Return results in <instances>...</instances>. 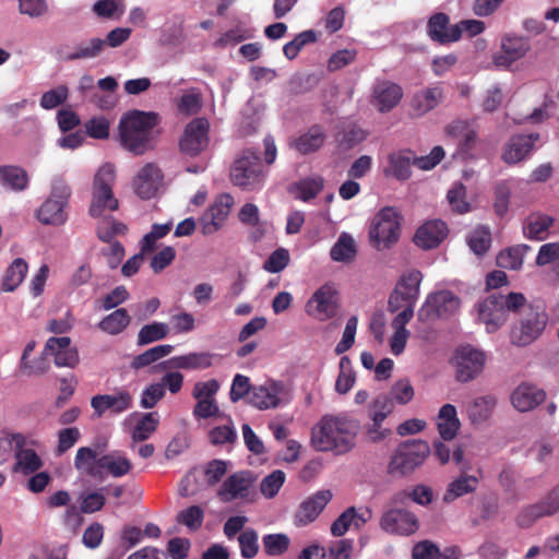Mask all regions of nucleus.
Here are the masks:
<instances>
[{
	"label": "nucleus",
	"mask_w": 559,
	"mask_h": 559,
	"mask_svg": "<svg viewBox=\"0 0 559 559\" xmlns=\"http://www.w3.org/2000/svg\"><path fill=\"white\" fill-rule=\"evenodd\" d=\"M359 430V421L347 413L325 414L312 426L310 444L317 452L345 455L356 448Z\"/></svg>",
	"instance_id": "obj_1"
},
{
	"label": "nucleus",
	"mask_w": 559,
	"mask_h": 559,
	"mask_svg": "<svg viewBox=\"0 0 559 559\" xmlns=\"http://www.w3.org/2000/svg\"><path fill=\"white\" fill-rule=\"evenodd\" d=\"M159 117L155 112L133 110L124 114L119 121L121 146L134 155L152 151L156 144Z\"/></svg>",
	"instance_id": "obj_2"
},
{
	"label": "nucleus",
	"mask_w": 559,
	"mask_h": 559,
	"mask_svg": "<svg viewBox=\"0 0 559 559\" xmlns=\"http://www.w3.org/2000/svg\"><path fill=\"white\" fill-rule=\"evenodd\" d=\"M72 194L71 187L61 176L51 181L49 197L37 211V217L45 225L61 226L68 219L67 209Z\"/></svg>",
	"instance_id": "obj_3"
},
{
	"label": "nucleus",
	"mask_w": 559,
	"mask_h": 559,
	"mask_svg": "<svg viewBox=\"0 0 559 559\" xmlns=\"http://www.w3.org/2000/svg\"><path fill=\"white\" fill-rule=\"evenodd\" d=\"M116 181V168L112 164L106 163L98 168L94 176L92 201L90 214L99 217L105 211L118 209V200L115 198L112 187Z\"/></svg>",
	"instance_id": "obj_4"
},
{
	"label": "nucleus",
	"mask_w": 559,
	"mask_h": 559,
	"mask_svg": "<svg viewBox=\"0 0 559 559\" xmlns=\"http://www.w3.org/2000/svg\"><path fill=\"white\" fill-rule=\"evenodd\" d=\"M401 215L391 206L381 209L372 218L369 227L371 246L383 250L397 242L401 235Z\"/></svg>",
	"instance_id": "obj_5"
},
{
	"label": "nucleus",
	"mask_w": 559,
	"mask_h": 559,
	"mask_svg": "<svg viewBox=\"0 0 559 559\" xmlns=\"http://www.w3.org/2000/svg\"><path fill=\"white\" fill-rule=\"evenodd\" d=\"M548 316L537 307H528L510 331V342L524 347L535 342L544 332Z\"/></svg>",
	"instance_id": "obj_6"
},
{
	"label": "nucleus",
	"mask_w": 559,
	"mask_h": 559,
	"mask_svg": "<svg viewBox=\"0 0 559 559\" xmlns=\"http://www.w3.org/2000/svg\"><path fill=\"white\" fill-rule=\"evenodd\" d=\"M230 179L236 186L247 190L259 188L264 179L259 155L254 151L245 150L231 167Z\"/></svg>",
	"instance_id": "obj_7"
},
{
	"label": "nucleus",
	"mask_w": 559,
	"mask_h": 559,
	"mask_svg": "<svg viewBox=\"0 0 559 559\" xmlns=\"http://www.w3.org/2000/svg\"><path fill=\"white\" fill-rule=\"evenodd\" d=\"M430 454L428 442L412 440L402 443L391 459V469L402 475L412 473L420 466Z\"/></svg>",
	"instance_id": "obj_8"
},
{
	"label": "nucleus",
	"mask_w": 559,
	"mask_h": 559,
	"mask_svg": "<svg viewBox=\"0 0 559 559\" xmlns=\"http://www.w3.org/2000/svg\"><path fill=\"white\" fill-rule=\"evenodd\" d=\"M210 145V122L206 118L192 119L179 140L180 151L191 157L200 155Z\"/></svg>",
	"instance_id": "obj_9"
},
{
	"label": "nucleus",
	"mask_w": 559,
	"mask_h": 559,
	"mask_svg": "<svg viewBox=\"0 0 559 559\" xmlns=\"http://www.w3.org/2000/svg\"><path fill=\"white\" fill-rule=\"evenodd\" d=\"M13 440H15L14 471L24 475L38 472L44 465L43 460L36 452V449L40 445L39 441L20 432L15 433Z\"/></svg>",
	"instance_id": "obj_10"
},
{
	"label": "nucleus",
	"mask_w": 559,
	"mask_h": 559,
	"mask_svg": "<svg viewBox=\"0 0 559 559\" xmlns=\"http://www.w3.org/2000/svg\"><path fill=\"white\" fill-rule=\"evenodd\" d=\"M337 309V293L328 284L318 288L305 305V312L320 322L334 318Z\"/></svg>",
	"instance_id": "obj_11"
},
{
	"label": "nucleus",
	"mask_w": 559,
	"mask_h": 559,
	"mask_svg": "<svg viewBox=\"0 0 559 559\" xmlns=\"http://www.w3.org/2000/svg\"><path fill=\"white\" fill-rule=\"evenodd\" d=\"M460 306V298L450 290L432 293L428 295L425 304L418 310V318L421 321L430 320L433 317L448 318L454 314Z\"/></svg>",
	"instance_id": "obj_12"
},
{
	"label": "nucleus",
	"mask_w": 559,
	"mask_h": 559,
	"mask_svg": "<svg viewBox=\"0 0 559 559\" xmlns=\"http://www.w3.org/2000/svg\"><path fill=\"white\" fill-rule=\"evenodd\" d=\"M559 510V485L555 487L543 500L521 508L515 516V523L521 528H528L544 518L555 514Z\"/></svg>",
	"instance_id": "obj_13"
},
{
	"label": "nucleus",
	"mask_w": 559,
	"mask_h": 559,
	"mask_svg": "<svg viewBox=\"0 0 559 559\" xmlns=\"http://www.w3.org/2000/svg\"><path fill=\"white\" fill-rule=\"evenodd\" d=\"M423 274L418 270L405 272L400 277L394 292L390 296L389 307L392 311L399 310L403 304L415 305L419 297Z\"/></svg>",
	"instance_id": "obj_14"
},
{
	"label": "nucleus",
	"mask_w": 559,
	"mask_h": 559,
	"mask_svg": "<svg viewBox=\"0 0 559 559\" xmlns=\"http://www.w3.org/2000/svg\"><path fill=\"white\" fill-rule=\"evenodd\" d=\"M485 354L469 345L460 347L454 356L456 379L468 382L476 378L484 369Z\"/></svg>",
	"instance_id": "obj_15"
},
{
	"label": "nucleus",
	"mask_w": 559,
	"mask_h": 559,
	"mask_svg": "<svg viewBox=\"0 0 559 559\" xmlns=\"http://www.w3.org/2000/svg\"><path fill=\"white\" fill-rule=\"evenodd\" d=\"M531 49L528 38L523 36H506L501 40V50L492 56L496 68L508 69L524 58Z\"/></svg>",
	"instance_id": "obj_16"
},
{
	"label": "nucleus",
	"mask_w": 559,
	"mask_h": 559,
	"mask_svg": "<svg viewBox=\"0 0 559 559\" xmlns=\"http://www.w3.org/2000/svg\"><path fill=\"white\" fill-rule=\"evenodd\" d=\"M164 175L155 163H146L139 169L133 179V188L136 195L143 200H150L158 193L163 186Z\"/></svg>",
	"instance_id": "obj_17"
},
{
	"label": "nucleus",
	"mask_w": 559,
	"mask_h": 559,
	"mask_svg": "<svg viewBox=\"0 0 559 559\" xmlns=\"http://www.w3.org/2000/svg\"><path fill=\"white\" fill-rule=\"evenodd\" d=\"M233 199L223 194L203 213L199 219L201 233L205 236L219 230L229 215Z\"/></svg>",
	"instance_id": "obj_18"
},
{
	"label": "nucleus",
	"mask_w": 559,
	"mask_h": 559,
	"mask_svg": "<svg viewBox=\"0 0 559 559\" xmlns=\"http://www.w3.org/2000/svg\"><path fill=\"white\" fill-rule=\"evenodd\" d=\"M444 99V91L440 85L427 86L415 92L408 103L412 118H421L436 109Z\"/></svg>",
	"instance_id": "obj_19"
},
{
	"label": "nucleus",
	"mask_w": 559,
	"mask_h": 559,
	"mask_svg": "<svg viewBox=\"0 0 559 559\" xmlns=\"http://www.w3.org/2000/svg\"><path fill=\"white\" fill-rule=\"evenodd\" d=\"M254 477L249 471H240L230 475L217 491L223 502H230L236 499H245L250 495Z\"/></svg>",
	"instance_id": "obj_20"
},
{
	"label": "nucleus",
	"mask_w": 559,
	"mask_h": 559,
	"mask_svg": "<svg viewBox=\"0 0 559 559\" xmlns=\"http://www.w3.org/2000/svg\"><path fill=\"white\" fill-rule=\"evenodd\" d=\"M380 527L391 534L411 535L418 528L416 516L404 509H390L383 513Z\"/></svg>",
	"instance_id": "obj_21"
},
{
	"label": "nucleus",
	"mask_w": 559,
	"mask_h": 559,
	"mask_svg": "<svg viewBox=\"0 0 559 559\" xmlns=\"http://www.w3.org/2000/svg\"><path fill=\"white\" fill-rule=\"evenodd\" d=\"M478 318L488 333L498 331L508 320L498 294H491L477 306Z\"/></svg>",
	"instance_id": "obj_22"
},
{
	"label": "nucleus",
	"mask_w": 559,
	"mask_h": 559,
	"mask_svg": "<svg viewBox=\"0 0 559 559\" xmlns=\"http://www.w3.org/2000/svg\"><path fill=\"white\" fill-rule=\"evenodd\" d=\"M403 88L394 82L378 81L372 88V104L378 111L385 114L394 109L403 98Z\"/></svg>",
	"instance_id": "obj_23"
},
{
	"label": "nucleus",
	"mask_w": 559,
	"mask_h": 559,
	"mask_svg": "<svg viewBox=\"0 0 559 559\" xmlns=\"http://www.w3.org/2000/svg\"><path fill=\"white\" fill-rule=\"evenodd\" d=\"M91 406L98 417L107 411L120 414L131 408L132 395L126 390H119L112 394H98L92 397Z\"/></svg>",
	"instance_id": "obj_24"
},
{
	"label": "nucleus",
	"mask_w": 559,
	"mask_h": 559,
	"mask_svg": "<svg viewBox=\"0 0 559 559\" xmlns=\"http://www.w3.org/2000/svg\"><path fill=\"white\" fill-rule=\"evenodd\" d=\"M332 499L330 490H320L304 501L298 508L294 522L296 526H306L313 522Z\"/></svg>",
	"instance_id": "obj_25"
},
{
	"label": "nucleus",
	"mask_w": 559,
	"mask_h": 559,
	"mask_svg": "<svg viewBox=\"0 0 559 559\" xmlns=\"http://www.w3.org/2000/svg\"><path fill=\"white\" fill-rule=\"evenodd\" d=\"M282 393L283 385L280 382L266 381L252 386L249 403L261 411L276 408L281 405Z\"/></svg>",
	"instance_id": "obj_26"
},
{
	"label": "nucleus",
	"mask_w": 559,
	"mask_h": 559,
	"mask_svg": "<svg viewBox=\"0 0 559 559\" xmlns=\"http://www.w3.org/2000/svg\"><path fill=\"white\" fill-rule=\"evenodd\" d=\"M70 344L71 338L68 336L50 337L46 342L45 353L55 357L58 367L74 368L79 362V354Z\"/></svg>",
	"instance_id": "obj_27"
},
{
	"label": "nucleus",
	"mask_w": 559,
	"mask_h": 559,
	"mask_svg": "<svg viewBox=\"0 0 559 559\" xmlns=\"http://www.w3.org/2000/svg\"><path fill=\"white\" fill-rule=\"evenodd\" d=\"M538 134H516L504 145L502 159L508 164H516L525 159L534 148Z\"/></svg>",
	"instance_id": "obj_28"
},
{
	"label": "nucleus",
	"mask_w": 559,
	"mask_h": 559,
	"mask_svg": "<svg viewBox=\"0 0 559 559\" xmlns=\"http://www.w3.org/2000/svg\"><path fill=\"white\" fill-rule=\"evenodd\" d=\"M448 233L447 225L439 219L430 221L421 225L415 236V243L423 249H432L445 238Z\"/></svg>",
	"instance_id": "obj_29"
},
{
	"label": "nucleus",
	"mask_w": 559,
	"mask_h": 559,
	"mask_svg": "<svg viewBox=\"0 0 559 559\" xmlns=\"http://www.w3.org/2000/svg\"><path fill=\"white\" fill-rule=\"evenodd\" d=\"M326 139L323 128L319 124L310 127L306 132L292 139L289 147L296 150L299 154L307 155L320 150Z\"/></svg>",
	"instance_id": "obj_30"
},
{
	"label": "nucleus",
	"mask_w": 559,
	"mask_h": 559,
	"mask_svg": "<svg viewBox=\"0 0 559 559\" xmlns=\"http://www.w3.org/2000/svg\"><path fill=\"white\" fill-rule=\"evenodd\" d=\"M545 392L536 385L522 383L511 395V402L519 412H528L545 400Z\"/></svg>",
	"instance_id": "obj_31"
},
{
	"label": "nucleus",
	"mask_w": 559,
	"mask_h": 559,
	"mask_svg": "<svg viewBox=\"0 0 559 559\" xmlns=\"http://www.w3.org/2000/svg\"><path fill=\"white\" fill-rule=\"evenodd\" d=\"M430 38L435 41L445 44L459 40V29L449 25V17L444 13L433 14L427 24Z\"/></svg>",
	"instance_id": "obj_32"
},
{
	"label": "nucleus",
	"mask_w": 559,
	"mask_h": 559,
	"mask_svg": "<svg viewBox=\"0 0 559 559\" xmlns=\"http://www.w3.org/2000/svg\"><path fill=\"white\" fill-rule=\"evenodd\" d=\"M97 463H99V477L106 472L112 477L119 478L129 474L132 468L131 461L119 451H111L99 456Z\"/></svg>",
	"instance_id": "obj_33"
},
{
	"label": "nucleus",
	"mask_w": 559,
	"mask_h": 559,
	"mask_svg": "<svg viewBox=\"0 0 559 559\" xmlns=\"http://www.w3.org/2000/svg\"><path fill=\"white\" fill-rule=\"evenodd\" d=\"M447 132L456 140L463 154H467L474 147L477 140L476 129L464 120L453 121L447 128Z\"/></svg>",
	"instance_id": "obj_34"
},
{
	"label": "nucleus",
	"mask_w": 559,
	"mask_h": 559,
	"mask_svg": "<svg viewBox=\"0 0 559 559\" xmlns=\"http://www.w3.org/2000/svg\"><path fill=\"white\" fill-rule=\"evenodd\" d=\"M554 222V218L547 214L532 213L524 222V234L531 240H545Z\"/></svg>",
	"instance_id": "obj_35"
},
{
	"label": "nucleus",
	"mask_w": 559,
	"mask_h": 559,
	"mask_svg": "<svg viewBox=\"0 0 559 559\" xmlns=\"http://www.w3.org/2000/svg\"><path fill=\"white\" fill-rule=\"evenodd\" d=\"M437 427L443 440H452L460 428L456 408L452 404H444L437 417Z\"/></svg>",
	"instance_id": "obj_36"
},
{
	"label": "nucleus",
	"mask_w": 559,
	"mask_h": 559,
	"mask_svg": "<svg viewBox=\"0 0 559 559\" xmlns=\"http://www.w3.org/2000/svg\"><path fill=\"white\" fill-rule=\"evenodd\" d=\"M389 167L385 175H391L397 180H406L411 177V165L413 163V154L411 151H399L389 154Z\"/></svg>",
	"instance_id": "obj_37"
},
{
	"label": "nucleus",
	"mask_w": 559,
	"mask_h": 559,
	"mask_svg": "<svg viewBox=\"0 0 559 559\" xmlns=\"http://www.w3.org/2000/svg\"><path fill=\"white\" fill-rule=\"evenodd\" d=\"M159 417L157 413H146L140 416L131 430L130 448L135 450V444L147 440L157 429Z\"/></svg>",
	"instance_id": "obj_38"
},
{
	"label": "nucleus",
	"mask_w": 559,
	"mask_h": 559,
	"mask_svg": "<svg viewBox=\"0 0 559 559\" xmlns=\"http://www.w3.org/2000/svg\"><path fill=\"white\" fill-rule=\"evenodd\" d=\"M213 355L210 353H189L173 357L168 362L178 369L198 370L212 366Z\"/></svg>",
	"instance_id": "obj_39"
},
{
	"label": "nucleus",
	"mask_w": 559,
	"mask_h": 559,
	"mask_svg": "<svg viewBox=\"0 0 559 559\" xmlns=\"http://www.w3.org/2000/svg\"><path fill=\"white\" fill-rule=\"evenodd\" d=\"M97 453L88 447L79 448L74 457V467L82 474L99 477V463Z\"/></svg>",
	"instance_id": "obj_40"
},
{
	"label": "nucleus",
	"mask_w": 559,
	"mask_h": 559,
	"mask_svg": "<svg viewBox=\"0 0 559 559\" xmlns=\"http://www.w3.org/2000/svg\"><path fill=\"white\" fill-rule=\"evenodd\" d=\"M106 47L105 39L93 37L78 44L72 52L67 56V60L93 59L98 57Z\"/></svg>",
	"instance_id": "obj_41"
},
{
	"label": "nucleus",
	"mask_w": 559,
	"mask_h": 559,
	"mask_svg": "<svg viewBox=\"0 0 559 559\" xmlns=\"http://www.w3.org/2000/svg\"><path fill=\"white\" fill-rule=\"evenodd\" d=\"M28 265L22 258L15 259L5 270L2 278V289L13 292L24 281Z\"/></svg>",
	"instance_id": "obj_42"
},
{
	"label": "nucleus",
	"mask_w": 559,
	"mask_h": 559,
	"mask_svg": "<svg viewBox=\"0 0 559 559\" xmlns=\"http://www.w3.org/2000/svg\"><path fill=\"white\" fill-rule=\"evenodd\" d=\"M497 404L495 396L486 395L476 397L467 407L469 419L475 423H483L487 420Z\"/></svg>",
	"instance_id": "obj_43"
},
{
	"label": "nucleus",
	"mask_w": 559,
	"mask_h": 559,
	"mask_svg": "<svg viewBox=\"0 0 559 559\" xmlns=\"http://www.w3.org/2000/svg\"><path fill=\"white\" fill-rule=\"evenodd\" d=\"M0 182L15 191H23L28 185V177L24 169L17 166L0 167Z\"/></svg>",
	"instance_id": "obj_44"
},
{
	"label": "nucleus",
	"mask_w": 559,
	"mask_h": 559,
	"mask_svg": "<svg viewBox=\"0 0 559 559\" xmlns=\"http://www.w3.org/2000/svg\"><path fill=\"white\" fill-rule=\"evenodd\" d=\"M530 250L527 245H520L502 250L497 255V264L502 269L518 271L522 267L524 255Z\"/></svg>",
	"instance_id": "obj_45"
},
{
	"label": "nucleus",
	"mask_w": 559,
	"mask_h": 559,
	"mask_svg": "<svg viewBox=\"0 0 559 559\" xmlns=\"http://www.w3.org/2000/svg\"><path fill=\"white\" fill-rule=\"evenodd\" d=\"M478 485V479L475 476L466 475L463 473L459 478L449 484L443 500L451 502L459 497L473 492Z\"/></svg>",
	"instance_id": "obj_46"
},
{
	"label": "nucleus",
	"mask_w": 559,
	"mask_h": 559,
	"mask_svg": "<svg viewBox=\"0 0 559 559\" xmlns=\"http://www.w3.org/2000/svg\"><path fill=\"white\" fill-rule=\"evenodd\" d=\"M131 322V318L124 308H120L106 316L99 323L98 328L110 335L121 333Z\"/></svg>",
	"instance_id": "obj_47"
},
{
	"label": "nucleus",
	"mask_w": 559,
	"mask_h": 559,
	"mask_svg": "<svg viewBox=\"0 0 559 559\" xmlns=\"http://www.w3.org/2000/svg\"><path fill=\"white\" fill-rule=\"evenodd\" d=\"M92 11L99 19L119 20L126 11V2L124 0H96Z\"/></svg>",
	"instance_id": "obj_48"
},
{
	"label": "nucleus",
	"mask_w": 559,
	"mask_h": 559,
	"mask_svg": "<svg viewBox=\"0 0 559 559\" xmlns=\"http://www.w3.org/2000/svg\"><path fill=\"white\" fill-rule=\"evenodd\" d=\"M174 350V346L163 344L154 346L144 353L135 356L131 361V368L138 370L152 365L153 362L166 357Z\"/></svg>",
	"instance_id": "obj_49"
},
{
	"label": "nucleus",
	"mask_w": 559,
	"mask_h": 559,
	"mask_svg": "<svg viewBox=\"0 0 559 559\" xmlns=\"http://www.w3.org/2000/svg\"><path fill=\"white\" fill-rule=\"evenodd\" d=\"M170 332V328L164 322H153L143 325L138 334V345L143 346L165 338Z\"/></svg>",
	"instance_id": "obj_50"
},
{
	"label": "nucleus",
	"mask_w": 559,
	"mask_h": 559,
	"mask_svg": "<svg viewBox=\"0 0 559 559\" xmlns=\"http://www.w3.org/2000/svg\"><path fill=\"white\" fill-rule=\"evenodd\" d=\"M356 254L354 238L343 233L331 248L330 255L333 261L345 262L352 260Z\"/></svg>",
	"instance_id": "obj_51"
},
{
	"label": "nucleus",
	"mask_w": 559,
	"mask_h": 559,
	"mask_svg": "<svg viewBox=\"0 0 559 559\" xmlns=\"http://www.w3.org/2000/svg\"><path fill=\"white\" fill-rule=\"evenodd\" d=\"M467 243L475 254H484L491 245L490 229L486 226H477L467 236Z\"/></svg>",
	"instance_id": "obj_52"
},
{
	"label": "nucleus",
	"mask_w": 559,
	"mask_h": 559,
	"mask_svg": "<svg viewBox=\"0 0 559 559\" xmlns=\"http://www.w3.org/2000/svg\"><path fill=\"white\" fill-rule=\"evenodd\" d=\"M392 412V399L386 394H379L369 406V418L376 424H382Z\"/></svg>",
	"instance_id": "obj_53"
},
{
	"label": "nucleus",
	"mask_w": 559,
	"mask_h": 559,
	"mask_svg": "<svg viewBox=\"0 0 559 559\" xmlns=\"http://www.w3.org/2000/svg\"><path fill=\"white\" fill-rule=\"evenodd\" d=\"M239 221L248 226L255 228L253 233V238L257 240L261 238L263 234L262 223L260 221V211L259 207L253 203H246L238 213Z\"/></svg>",
	"instance_id": "obj_54"
},
{
	"label": "nucleus",
	"mask_w": 559,
	"mask_h": 559,
	"mask_svg": "<svg viewBox=\"0 0 559 559\" xmlns=\"http://www.w3.org/2000/svg\"><path fill=\"white\" fill-rule=\"evenodd\" d=\"M447 200L451 209L459 214H465L471 211V205L466 201V188L461 182L452 185L447 193Z\"/></svg>",
	"instance_id": "obj_55"
},
{
	"label": "nucleus",
	"mask_w": 559,
	"mask_h": 559,
	"mask_svg": "<svg viewBox=\"0 0 559 559\" xmlns=\"http://www.w3.org/2000/svg\"><path fill=\"white\" fill-rule=\"evenodd\" d=\"M355 372L350 359L343 356L340 360V373L335 382V390L340 394H346L355 384Z\"/></svg>",
	"instance_id": "obj_56"
},
{
	"label": "nucleus",
	"mask_w": 559,
	"mask_h": 559,
	"mask_svg": "<svg viewBox=\"0 0 559 559\" xmlns=\"http://www.w3.org/2000/svg\"><path fill=\"white\" fill-rule=\"evenodd\" d=\"M209 438L214 445H233L237 441V431L233 425V420L228 417L227 424L211 429Z\"/></svg>",
	"instance_id": "obj_57"
},
{
	"label": "nucleus",
	"mask_w": 559,
	"mask_h": 559,
	"mask_svg": "<svg viewBox=\"0 0 559 559\" xmlns=\"http://www.w3.org/2000/svg\"><path fill=\"white\" fill-rule=\"evenodd\" d=\"M173 227V223L154 224L150 233L145 234L140 242L142 252H153L156 249L157 240L165 237Z\"/></svg>",
	"instance_id": "obj_58"
},
{
	"label": "nucleus",
	"mask_w": 559,
	"mask_h": 559,
	"mask_svg": "<svg viewBox=\"0 0 559 559\" xmlns=\"http://www.w3.org/2000/svg\"><path fill=\"white\" fill-rule=\"evenodd\" d=\"M106 489L107 488L102 487L96 490L82 493L80 506L81 511L83 513L90 514L102 510L106 502Z\"/></svg>",
	"instance_id": "obj_59"
},
{
	"label": "nucleus",
	"mask_w": 559,
	"mask_h": 559,
	"mask_svg": "<svg viewBox=\"0 0 559 559\" xmlns=\"http://www.w3.org/2000/svg\"><path fill=\"white\" fill-rule=\"evenodd\" d=\"M202 108V96L197 88H190L181 95L178 111L185 116L198 114Z\"/></svg>",
	"instance_id": "obj_60"
},
{
	"label": "nucleus",
	"mask_w": 559,
	"mask_h": 559,
	"mask_svg": "<svg viewBox=\"0 0 559 559\" xmlns=\"http://www.w3.org/2000/svg\"><path fill=\"white\" fill-rule=\"evenodd\" d=\"M317 40L316 32L309 29L299 33L293 40L288 41L284 48V55L289 60L295 59L299 51L308 44L314 43Z\"/></svg>",
	"instance_id": "obj_61"
},
{
	"label": "nucleus",
	"mask_w": 559,
	"mask_h": 559,
	"mask_svg": "<svg viewBox=\"0 0 559 559\" xmlns=\"http://www.w3.org/2000/svg\"><path fill=\"white\" fill-rule=\"evenodd\" d=\"M286 475L283 471L276 469L266 475L260 484L261 493L267 498H274L284 485Z\"/></svg>",
	"instance_id": "obj_62"
},
{
	"label": "nucleus",
	"mask_w": 559,
	"mask_h": 559,
	"mask_svg": "<svg viewBox=\"0 0 559 559\" xmlns=\"http://www.w3.org/2000/svg\"><path fill=\"white\" fill-rule=\"evenodd\" d=\"M262 542L265 552L270 556H281L289 547V538L285 534H269Z\"/></svg>",
	"instance_id": "obj_63"
},
{
	"label": "nucleus",
	"mask_w": 559,
	"mask_h": 559,
	"mask_svg": "<svg viewBox=\"0 0 559 559\" xmlns=\"http://www.w3.org/2000/svg\"><path fill=\"white\" fill-rule=\"evenodd\" d=\"M204 519V511L199 506H191L185 510H182L178 516L177 521L188 528L192 531H197L201 527Z\"/></svg>",
	"instance_id": "obj_64"
}]
</instances>
